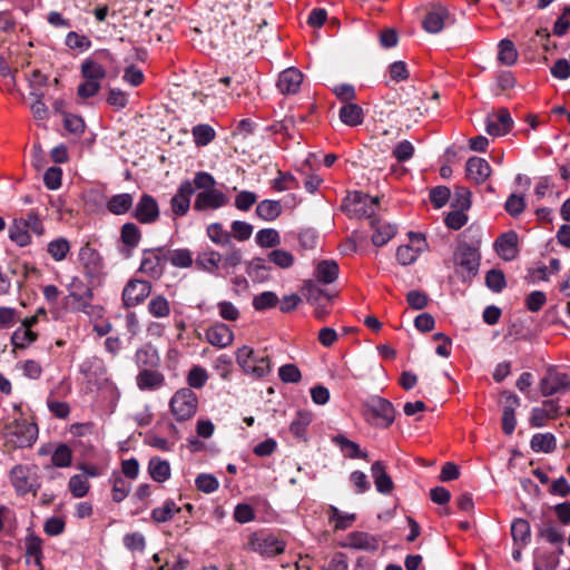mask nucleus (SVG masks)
I'll return each mask as SVG.
<instances>
[{
  "label": "nucleus",
  "mask_w": 570,
  "mask_h": 570,
  "mask_svg": "<svg viewBox=\"0 0 570 570\" xmlns=\"http://www.w3.org/2000/svg\"><path fill=\"white\" fill-rule=\"evenodd\" d=\"M194 185L203 191L198 193L194 202L195 210H215L227 204V196L215 188L214 177L205 171H199L194 177Z\"/></svg>",
  "instance_id": "obj_1"
},
{
  "label": "nucleus",
  "mask_w": 570,
  "mask_h": 570,
  "mask_svg": "<svg viewBox=\"0 0 570 570\" xmlns=\"http://www.w3.org/2000/svg\"><path fill=\"white\" fill-rule=\"evenodd\" d=\"M169 407L177 422L189 421L198 411V396L189 387H181L171 396Z\"/></svg>",
  "instance_id": "obj_2"
},
{
  "label": "nucleus",
  "mask_w": 570,
  "mask_h": 570,
  "mask_svg": "<svg viewBox=\"0 0 570 570\" xmlns=\"http://www.w3.org/2000/svg\"><path fill=\"white\" fill-rule=\"evenodd\" d=\"M362 413L366 422L379 428L390 426L395 416L392 403L380 396L371 397L363 405Z\"/></svg>",
  "instance_id": "obj_3"
},
{
  "label": "nucleus",
  "mask_w": 570,
  "mask_h": 570,
  "mask_svg": "<svg viewBox=\"0 0 570 570\" xmlns=\"http://www.w3.org/2000/svg\"><path fill=\"white\" fill-rule=\"evenodd\" d=\"M236 362L246 374L255 377H263L271 372V362L268 356L255 352L247 345L237 350Z\"/></svg>",
  "instance_id": "obj_4"
},
{
  "label": "nucleus",
  "mask_w": 570,
  "mask_h": 570,
  "mask_svg": "<svg viewBox=\"0 0 570 570\" xmlns=\"http://www.w3.org/2000/svg\"><path fill=\"white\" fill-rule=\"evenodd\" d=\"M4 436L18 448L30 446L37 440L38 428L26 420H13L6 424Z\"/></svg>",
  "instance_id": "obj_5"
},
{
  "label": "nucleus",
  "mask_w": 570,
  "mask_h": 570,
  "mask_svg": "<svg viewBox=\"0 0 570 570\" xmlns=\"http://www.w3.org/2000/svg\"><path fill=\"white\" fill-rule=\"evenodd\" d=\"M10 480L19 494H36L40 485L35 465H16L10 472Z\"/></svg>",
  "instance_id": "obj_6"
},
{
  "label": "nucleus",
  "mask_w": 570,
  "mask_h": 570,
  "mask_svg": "<svg viewBox=\"0 0 570 570\" xmlns=\"http://www.w3.org/2000/svg\"><path fill=\"white\" fill-rule=\"evenodd\" d=\"M167 252L164 248H150L142 252L139 272L151 279H159L166 267Z\"/></svg>",
  "instance_id": "obj_7"
},
{
  "label": "nucleus",
  "mask_w": 570,
  "mask_h": 570,
  "mask_svg": "<svg viewBox=\"0 0 570 570\" xmlns=\"http://www.w3.org/2000/svg\"><path fill=\"white\" fill-rule=\"evenodd\" d=\"M454 259L464 278H470L476 274L480 265V255L475 248L469 245L460 246L455 252Z\"/></svg>",
  "instance_id": "obj_8"
},
{
  "label": "nucleus",
  "mask_w": 570,
  "mask_h": 570,
  "mask_svg": "<svg viewBox=\"0 0 570 570\" xmlns=\"http://www.w3.org/2000/svg\"><path fill=\"white\" fill-rule=\"evenodd\" d=\"M151 293V284L147 281L131 279L122 291V302L127 307L141 304Z\"/></svg>",
  "instance_id": "obj_9"
},
{
  "label": "nucleus",
  "mask_w": 570,
  "mask_h": 570,
  "mask_svg": "<svg viewBox=\"0 0 570 570\" xmlns=\"http://www.w3.org/2000/svg\"><path fill=\"white\" fill-rule=\"evenodd\" d=\"M377 203V197H370L363 193L354 191L347 196L345 206L350 214L372 217Z\"/></svg>",
  "instance_id": "obj_10"
},
{
  "label": "nucleus",
  "mask_w": 570,
  "mask_h": 570,
  "mask_svg": "<svg viewBox=\"0 0 570 570\" xmlns=\"http://www.w3.org/2000/svg\"><path fill=\"white\" fill-rule=\"evenodd\" d=\"M38 453L40 455H51V464L59 469L71 466L73 459L72 449L66 443L42 445Z\"/></svg>",
  "instance_id": "obj_11"
},
{
  "label": "nucleus",
  "mask_w": 570,
  "mask_h": 570,
  "mask_svg": "<svg viewBox=\"0 0 570 570\" xmlns=\"http://www.w3.org/2000/svg\"><path fill=\"white\" fill-rule=\"evenodd\" d=\"M132 216L141 224H153L159 217V207L157 200L144 194L134 208Z\"/></svg>",
  "instance_id": "obj_12"
},
{
  "label": "nucleus",
  "mask_w": 570,
  "mask_h": 570,
  "mask_svg": "<svg viewBox=\"0 0 570 570\" xmlns=\"http://www.w3.org/2000/svg\"><path fill=\"white\" fill-rule=\"evenodd\" d=\"M252 549L264 557L271 558L285 551V542L274 535L250 538Z\"/></svg>",
  "instance_id": "obj_13"
},
{
  "label": "nucleus",
  "mask_w": 570,
  "mask_h": 570,
  "mask_svg": "<svg viewBox=\"0 0 570 570\" xmlns=\"http://www.w3.org/2000/svg\"><path fill=\"white\" fill-rule=\"evenodd\" d=\"M513 125V120L508 109L501 108L497 112L487 117V132L491 136L507 135Z\"/></svg>",
  "instance_id": "obj_14"
},
{
  "label": "nucleus",
  "mask_w": 570,
  "mask_h": 570,
  "mask_svg": "<svg viewBox=\"0 0 570 570\" xmlns=\"http://www.w3.org/2000/svg\"><path fill=\"white\" fill-rule=\"evenodd\" d=\"M341 546L344 548L374 552L379 549L380 541L376 537L367 532L355 531L347 534L345 541Z\"/></svg>",
  "instance_id": "obj_15"
},
{
  "label": "nucleus",
  "mask_w": 570,
  "mask_h": 570,
  "mask_svg": "<svg viewBox=\"0 0 570 570\" xmlns=\"http://www.w3.org/2000/svg\"><path fill=\"white\" fill-rule=\"evenodd\" d=\"M560 407L554 401H546L541 406L534 407L531 411L530 424L533 428H542L549 421L559 416Z\"/></svg>",
  "instance_id": "obj_16"
},
{
  "label": "nucleus",
  "mask_w": 570,
  "mask_h": 570,
  "mask_svg": "<svg viewBox=\"0 0 570 570\" xmlns=\"http://www.w3.org/2000/svg\"><path fill=\"white\" fill-rule=\"evenodd\" d=\"M570 389V380L567 374L549 372L540 383V390L543 396H550L561 391Z\"/></svg>",
  "instance_id": "obj_17"
},
{
  "label": "nucleus",
  "mask_w": 570,
  "mask_h": 570,
  "mask_svg": "<svg viewBox=\"0 0 570 570\" xmlns=\"http://www.w3.org/2000/svg\"><path fill=\"white\" fill-rule=\"evenodd\" d=\"M448 18V9L441 3H435L431 6L422 24L425 31L430 33H438L443 29L444 22Z\"/></svg>",
  "instance_id": "obj_18"
},
{
  "label": "nucleus",
  "mask_w": 570,
  "mask_h": 570,
  "mask_svg": "<svg viewBox=\"0 0 570 570\" xmlns=\"http://www.w3.org/2000/svg\"><path fill=\"white\" fill-rule=\"evenodd\" d=\"M498 255L504 261H512L518 256V235L509 230L500 235L494 243Z\"/></svg>",
  "instance_id": "obj_19"
},
{
  "label": "nucleus",
  "mask_w": 570,
  "mask_h": 570,
  "mask_svg": "<svg viewBox=\"0 0 570 570\" xmlns=\"http://www.w3.org/2000/svg\"><path fill=\"white\" fill-rule=\"evenodd\" d=\"M194 194L193 183L183 181L171 198V210L176 216H184L190 207V197Z\"/></svg>",
  "instance_id": "obj_20"
},
{
  "label": "nucleus",
  "mask_w": 570,
  "mask_h": 570,
  "mask_svg": "<svg viewBox=\"0 0 570 570\" xmlns=\"http://www.w3.org/2000/svg\"><path fill=\"white\" fill-rule=\"evenodd\" d=\"M205 336L209 344L220 348L229 346L234 341L233 331L224 323H216L212 325L206 331Z\"/></svg>",
  "instance_id": "obj_21"
},
{
  "label": "nucleus",
  "mask_w": 570,
  "mask_h": 570,
  "mask_svg": "<svg viewBox=\"0 0 570 570\" xmlns=\"http://www.w3.org/2000/svg\"><path fill=\"white\" fill-rule=\"evenodd\" d=\"M69 291L70 304L76 309L83 311L92 299L91 289L78 278L72 279Z\"/></svg>",
  "instance_id": "obj_22"
},
{
  "label": "nucleus",
  "mask_w": 570,
  "mask_h": 570,
  "mask_svg": "<svg viewBox=\"0 0 570 570\" xmlns=\"http://www.w3.org/2000/svg\"><path fill=\"white\" fill-rule=\"evenodd\" d=\"M466 177L474 184L484 183L491 175L489 163L480 157H471L465 165Z\"/></svg>",
  "instance_id": "obj_23"
},
{
  "label": "nucleus",
  "mask_w": 570,
  "mask_h": 570,
  "mask_svg": "<svg viewBox=\"0 0 570 570\" xmlns=\"http://www.w3.org/2000/svg\"><path fill=\"white\" fill-rule=\"evenodd\" d=\"M79 261L90 277L98 276L102 271V258L89 244L80 248Z\"/></svg>",
  "instance_id": "obj_24"
},
{
  "label": "nucleus",
  "mask_w": 570,
  "mask_h": 570,
  "mask_svg": "<svg viewBox=\"0 0 570 570\" xmlns=\"http://www.w3.org/2000/svg\"><path fill=\"white\" fill-rule=\"evenodd\" d=\"M503 395L505 401L502 413V430L505 434L511 435L517 425L514 410L519 406L520 400L512 393H504Z\"/></svg>",
  "instance_id": "obj_25"
},
{
  "label": "nucleus",
  "mask_w": 570,
  "mask_h": 570,
  "mask_svg": "<svg viewBox=\"0 0 570 570\" xmlns=\"http://www.w3.org/2000/svg\"><path fill=\"white\" fill-rule=\"evenodd\" d=\"M303 73L296 68L284 70L277 81V87L282 94H296L302 85Z\"/></svg>",
  "instance_id": "obj_26"
},
{
  "label": "nucleus",
  "mask_w": 570,
  "mask_h": 570,
  "mask_svg": "<svg viewBox=\"0 0 570 570\" xmlns=\"http://www.w3.org/2000/svg\"><path fill=\"white\" fill-rule=\"evenodd\" d=\"M136 384L141 391H156L164 386L165 376L158 371L145 368L136 376Z\"/></svg>",
  "instance_id": "obj_27"
},
{
  "label": "nucleus",
  "mask_w": 570,
  "mask_h": 570,
  "mask_svg": "<svg viewBox=\"0 0 570 570\" xmlns=\"http://www.w3.org/2000/svg\"><path fill=\"white\" fill-rule=\"evenodd\" d=\"M0 88L9 94L18 91L16 81V70L9 62V56L0 52Z\"/></svg>",
  "instance_id": "obj_28"
},
{
  "label": "nucleus",
  "mask_w": 570,
  "mask_h": 570,
  "mask_svg": "<svg viewBox=\"0 0 570 570\" xmlns=\"http://www.w3.org/2000/svg\"><path fill=\"white\" fill-rule=\"evenodd\" d=\"M371 225L374 228L372 242L375 246L385 245L396 233V227L381 219H372Z\"/></svg>",
  "instance_id": "obj_29"
},
{
  "label": "nucleus",
  "mask_w": 570,
  "mask_h": 570,
  "mask_svg": "<svg viewBox=\"0 0 570 570\" xmlns=\"http://www.w3.org/2000/svg\"><path fill=\"white\" fill-rule=\"evenodd\" d=\"M371 472L376 490L383 494L391 493L394 484L390 475L386 473L383 463L381 461L374 462L372 464Z\"/></svg>",
  "instance_id": "obj_30"
},
{
  "label": "nucleus",
  "mask_w": 570,
  "mask_h": 570,
  "mask_svg": "<svg viewBox=\"0 0 570 570\" xmlns=\"http://www.w3.org/2000/svg\"><path fill=\"white\" fill-rule=\"evenodd\" d=\"M147 470L150 478L158 483L166 482L171 475L169 462L158 456L149 460Z\"/></svg>",
  "instance_id": "obj_31"
},
{
  "label": "nucleus",
  "mask_w": 570,
  "mask_h": 570,
  "mask_svg": "<svg viewBox=\"0 0 570 570\" xmlns=\"http://www.w3.org/2000/svg\"><path fill=\"white\" fill-rule=\"evenodd\" d=\"M338 117L346 126H360L364 120V112L361 106L352 102L344 104L340 109Z\"/></svg>",
  "instance_id": "obj_32"
},
{
  "label": "nucleus",
  "mask_w": 570,
  "mask_h": 570,
  "mask_svg": "<svg viewBox=\"0 0 570 570\" xmlns=\"http://www.w3.org/2000/svg\"><path fill=\"white\" fill-rule=\"evenodd\" d=\"M222 262V255L213 249L205 250L196 257V266L207 273L215 274Z\"/></svg>",
  "instance_id": "obj_33"
},
{
  "label": "nucleus",
  "mask_w": 570,
  "mask_h": 570,
  "mask_svg": "<svg viewBox=\"0 0 570 570\" xmlns=\"http://www.w3.org/2000/svg\"><path fill=\"white\" fill-rule=\"evenodd\" d=\"M147 311L154 318H167L170 315L171 307L169 301L164 295H154L148 304Z\"/></svg>",
  "instance_id": "obj_34"
},
{
  "label": "nucleus",
  "mask_w": 570,
  "mask_h": 570,
  "mask_svg": "<svg viewBox=\"0 0 570 570\" xmlns=\"http://www.w3.org/2000/svg\"><path fill=\"white\" fill-rule=\"evenodd\" d=\"M135 360L139 367H156L159 364L160 357L156 347L146 344L137 350Z\"/></svg>",
  "instance_id": "obj_35"
},
{
  "label": "nucleus",
  "mask_w": 570,
  "mask_h": 570,
  "mask_svg": "<svg viewBox=\"0 0 570 570\" xmlns=\"http://www.w3.org/2000/svg\"><path fill=\"white\" fill-rule=\"evenodd\" d=\"M111 484V499L116 503L122 502L131 491V483L120 474L114 473L109 479Z\"/></svg>",
  "instance_id": "obj_36"
},
{
  "label": "nucleus",
  "mask_w": 570,
  "mask_h": 570,
  "mask_svg": "<svg viewBox=\"0 0 570 570\" xmlns=\"http://www.w3.org/2000/svg\"><path fill=\"white\" fill-rule=\"evenodd\" d=\"M314 275L318 282L331 284L338 276V266L334 261H322L317 264Z\"/></svg>",
  "instance_id": "obj_37"
},
{
  "label": "nucleus",
  "mask_w": 570,
  "mask_h": 570,
  "mask_svg": "<svg viewBox=\"0 0 570 570\" xmlns=\"http://www.w3.org/2000/svg\"><path fill=\"white\" fill-rule=\"evenodd\" d=\"M9 238L21 247L31 243V237L26 227L24 220L17 218L11 223L9 226Z\"/></svg>",
  "instance_id": "obj_38"
},
{
  "label": "nucleus",
  "mask_w": 570,
  "mask_h": 570,
  "mask_svg": "<svg viewBox=\"0 0 570 570\" xmlns=\"http://www.w3.org/2000/svg\"><path fill=\"white\" fill-rule=\"evenodd\" d=\"M282 205L278 200L265 199L256 207V215L266 222L275 220L282 214Z\"/></svg>",
  "instance_id": "obj_39"
},
{
  "label": "nucleus",
  "mask_w": 570,
  "mask_h": 570,
  "mask_svg": "<svg viewBox=\"0 0 570 570\" xmlns=\"http://www.w3.org/2000/svg\"><path fill=\"white\" fill-rule=\"evenodd\" d=\"M132 196L124 193L112 196L107 203V208L115 215H124L132 207Z\"/></svg>",
  "instance_id": "obj_40"
},
{
  "label": "nucleus",
  "mask_w": 570,
  "mask_h": 570,
  "mask_svg": "<svg viewBox=\"0 0 570 570\" xmlns=\"http://www.w3.org/2000/svg\"><path fill=\"white\" fill-rule=\"evenodd\" d=\"M557 445L552 433H537L530 441V446L534 452L551 453Z\"/></svg>",
  "instance_id": "obj_41"
},
{
  "label": "nucleus",
  "mask_w": 570,
  "mask_h": 570,
  "mask_svg": "<svg viewBox=\"0 0 570 570\" xmlns=\"http://www.w3.org/2000/svg\"><path fill=\"white\" fill-rule=\"evenodd\" d=\"M327 514L330 522H334L335 530L350 528L356 519L354 513H343L334 505L328 507Z\"/></svg>",
  "instance_id": "obj_42"
},
{
  "label": "nucleus",
  "mask_w": 570,
  "mask_h": 570,
  "mask_svg": "<svg viewBox=\"0 0 570 570\" xmlns=\"http://www.w3.org/2000/svg\"><path fill=\"white\" fill-rule=\"evenodd\" d=\"M68 490L76 499L86 497L90 491V482L83 474H73L68 481Z\"/></svg>",
  "instance_id": "obj_43"
},
{
  "label": "nucleus",
  "mask_w": 570,
  "mask_h": 570,
  "mask_svg": "<svg viewBox=\"0 0 570 570\" xmlns=\"http://www.w3.org/2000/svg\"><path fill=\"white\" fill-rule=\"evenodd\" d=\"M511 534L518 546H525L530 541L531 535L529 522L524 519L514 520L511 524Z\"/></svg>",
  "instance_id": "obj_44"
},
{
  "label": "nucleus",
  "mask_w": 570,
  "mask_h": 570,
  "mask_svg": "<svg viewBox=\"0 0 570 570\" xmlns=\"http://www.w3.org/2000/svg\"><path fill=\"white\" fill-rule=\"evenodd\" d=\"M333 442L340 446L341 451L345 456L351 459L362 458L366 459L367 454L361 451L358 444L348 440L344 435H336L333 438Z\"/></svg>",
  "instance_id": "obj_45"
},
{
  "label": "nucleus",
  "mask_w": 570,
  "mask_h": 570,
  "mask_svg": "<svg viewBox=\"0 0 570 570\" xmlns=\"http://www.w3.org/2000/svg\"><path fill=\"white\" fill-rule=\"evenodd\" d=\"M167 252V261L178 268H188L193 265V253L188 248H177Z\"/></svg>",
  "instance_id": "obj_46"
},
{
  "label": "nucleus",
  "mask_w": 570,
  "mask_h": 570,
  "mask_svg": "<svg viewBox=\"0 0 570 570\" xmlns=\"http://www.w3.org/2000/svg\"><path fill=\"white\" fill-rule=\"evenodd\" d=\"M47 252L53 261L61 262L70 252V243L63 237L56 238L48 243Z\"/></svg>",
  "instance_id": "obj_47"
},
{
  "label": "nucleus",
  "mask_w": 570,
  "mask_h": 570,
  "mask_svg": "<svg viewBox=\"0 0 570 570\" xmlns=\"http://www.w3.org/2000/svg\"><path fill=\"white\" fill-rule=\"evenodd\" d=\"M207 236L218 246H229L232 244V235L225 230L219 223H213L207 227Z\"/></svg>",
  "instance_id": "obj_48"
},
{
  "label": "nucleus",
  "mask_w": 570,
  "mask_h": 570,
  "mask_svg": "<svg viewBox=\"0 0 570 570\" xmlns=\"http://www.w3.org/2000/svg\"><path fill=\"white\" fill-rule=\"evenodd\" d=\"M38 334L30 328L19 326L12 334L11 342L16 348H26L32 344Z\"/></svg>",
  "instance_id": "obj_49"
},
{
  "label": "nucleus",
  "mask_w": 570,
  "mask_h": 570,
  "mask_svg": "<svg viewBox=\"0 0 570 570\" xmlns=\"http://www.w3.org/2000/svg\"><path fill=\"white\" fill-rule=\"evenodd\" d=\"M179 511L180 508H178L174 501L168 500L161 507L151 511V519L157 523H163L171 520Z\"/></svg>",
  "instance_id": "obj_50"
},
{
  "label": "nucleus",
  "mask_w": 570,
  "mask_h": 570,
  "mask_svg": "<svg viewBox=\"0 0 570 570\" xmlns=\"http://www.w3.org/2000/svg\"><path fill=\"white\" fill-rule=\"evenodd\" d=\"M81 72L85 79L101 82L106 77L105 68L94 60H86L81 66Z\"/></svg>",
  "instance_id": "obj_51"
},
{
  "label": "nucleus",
  "mask_w": 570,
  "mask_h": 570,
  "mask_svg": "<svg viewBox=\"0 0 570 570\" xmlns=\"http://www.w3.org/2000/svg\"><path fill=\"white\" fill-rule=\"evenodd\" d=\"M208 377H209V375H208V372L206 371V368H204L199 365H195L189 370L186 381H187L188 387L190 390L191 389H202L207 383Z\"/></svg>",
  "instance_id": "obj_52"
},
{
  "label": "nucleus",
  "mask_w": 570,
  "mask_h": 570,
  "mask_svg": "<svg viewBox=\"0 0 570 570\" xmlns=\"http://www.w3.org/2000/svg\"><path fill=\"white\" fill-rule=\"evenodd\" d=\"M498 59L505 66H512L518 59V51L512 41L504 39L499 45Z\"/></svg>",
  "instance_id": "obj_53"
},
{
  "label": "nucleus",
  "mask_w": 570,
  "mask_h": 570,
  "mask_svg": "<svg viewBox=\"0 0 570 570\" xmlns=\"http://www.w3.org/2000/svg\"><path fill=\"white\" fill-rule=\"evenodd\" d=\"M31 558H35V567L41 569V540L30 537L26 542V562L31 564Z\"/></svg>",
  "instance_id": "obj_54"
},
{
  "label": "nucleus",
  "mask_w": 570,
  "mask_h": 570,
  "mask_svg": "<svg viewBox=\"0 0 570 570\" xmlns=\"http://www.w3.org/2000/svg\"><path fill=\"white\" fill-rule=\"evenodd\" d=\"M256 243L264 248H272L281 244V236L276 229L264 228L257 232Z\"/></svg>",
  "instance_id": "obj_55"
},
{
  "label": "nucleus",
  "mask_w": 570,
  "mask_h": 570,
  "mask_svg": "<svg viewBox=\"0 0 570 570\" xmlns=\"http://www.w3.org/2000/svg\"><path fill=\"white\" fill-rule=\"evenodd\" d=\"M141 238L139 228L134 223H126L121 228V240L129 247H136Z\"/></svg>",
  "instance_id": "obj_56"
},
{
  "label": "nucleus",
  "mask_w": 570,
  "mask_h": 570,
  "mask_svg": "<svg viewBox=\"0 0 570 570\" xmlns=\"http://www.w3.org/2000/svg\"><path fill=\"white\" fill-rule=\"evenodd\" d=\"M451 207L452 209L466 212L471 207V191L465 187H456Z\"/></svg>",
  "instance_id": "obj_57"
},
{
  "label": "nucleus",
  "mask_w": 570,
  "mask_h": 570,
  "mask_svg": "<svg viewBox=\"0 0 570 570\" xmlns=\"http://www.w3.org/2000/svg\"><path fill=\"white\" fill-rule=\"evenodd\" d=\"M311 422L312 414L309 412H298L291 423L289 430L296 438H302Z\"/></svg>",
  "instance_id": "obj_58"
},
{
  "label": "nucleus",
  "mask_w": 570,
  "mask_h": 570,
  "mask_svg": "<svg viewBox=\"0 0 570 570\" xmlns=\"http://www.w3.org/2000/svg\"><path fill=\"white\" fill-rule=\"evenodd\" d=\"M193 137L197 146H206L215 138V130L208 125H198L193 129Z\"/></svg>",
  "instance_id": "obj_59"
},
{
  "label": "nucleus",
  "mask_w": 570,
  "mask_h": 570,
  "mask_svg": "<svg viewBox=\"0 0 570 570\" xmlns=\"http://www.w3.org/2000/svg\"><path fill=\"white\" fill-rule=\"evenodd\" d=\"M278 297L273 292H263L253 299V306L256 311H264L276 306Z\"/></svg>",
  "instance_id": "obj_60"
},
{
  "label": "nucleus",
  "mask_w": 570,
  "mask_h": 570,
  "mask_svg": "<svg viewBox=\"0 0 570 570\" xmlns=\"http://www.w3.org/2000/svg\"><path fill=\"white\" fill-rule=\"evenodd\" d=\"M196 488L204 493H213L218 487L219 482L213 474L202 473L195 480Z\"/></svg>",
  "instance_id": "obj_61"
},
{
  "label": "nucleus",
  "mask_w": 570,
  "mask_h": 570,
  "mask_svg": "<svg viewBox=\"0 0 570 570\" xmlns=\"http://www.w3.org/2000/svg\"><path fill=\"white\" fill-rule=\"evenodd\" d=\"M217 311L219 316L227 322H236L240 317L239 309L228 301L217 303Z\"/></svg>",
  "instance_id": "obj_62"
},
{
  "label": "nucleus",
  "mask_w": 570,
  "mask_h": 570,
  "mask_svg": "<svg viewBox=\"0 0 570 570\" xmlns=\"http://www.w3.org/2000/svg\"><path fill=\"white\" fill-rule=\"evenodd\" d=\"M302 292L306 299L313 304L318 303L322 299L330 301V297L325 295L324 292L312 281L305 282Z\"/></svg>",
  "instance_id": "obj_63"
},
{
  "label": "nucleus",
  "mask_w": 570,
  "mask_h": 570,
  "mask_svg": "<svg viewBox=\"0 0 570 570\" xmlns=\"http://www.w3.org/2000/svg\"><path fill=\"white\" fill-rule=\"evenodd\" d=\"M268 259L281 268H288L294 264V256L284 249H275L268 254Z\"/></svg>",
  "instance_id": "obj_64"
}]
</instances>
